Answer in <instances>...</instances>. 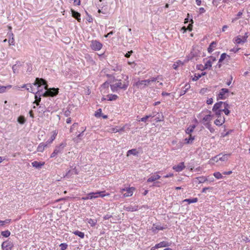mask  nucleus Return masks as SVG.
<instances>
[{
	"label": "nucleus",
	"instance_id": "1",
	"mask_svg": "<svg viewBox=\"0 0 250 250\" xmlns=\"http://www.w3.org/2000/svg\"><path fill=\"white\" fill-rule=\"evenodd\" d=\"M33 84L37 86L38 89L41 88L46 90L42 94V97H44L56 96L59 93L58 88H48L47 82L42 78H37Z\"/></svg>",
	"mask_w": 250,
	"mask_h": 250
},
{
	"label": "nucleus",
	"instance_id": "2",
	"mask_svg": "<svg viewBox=\"0 0 250 250\" xmlns=\"http://www.w3.org/2000/svg\"><path fill=\"white\" fill-rule=\"evenodd\" d=\"M66 142H62L59 146H57L55 147V149L53 153L51 154L50 157L53 158L55 157L57 155L59 154H61L63 152V149L66 146Z\"/></svg>",
	"mask_w": 250,
	"mask_h": 250
},
{
	"label": "nucleus",
	"instance_id": "3",
	"mask_svg": "<svg viewBox=\"0 0 250 250\" xmlns=\"http://www.w3.org/2000/svg\"><path fill=\"white\" fill-rule=\"evenodd\" d=\"M135 189V188L134 187L124 188L121 189L120 192L123 194L125 197H129L132 196Z\"/></svg>",
	"mask_w": 250,
	"mask_h": 250
},
{
	"label": "nucleus",
	"instance_id": "4",
	"mask_svg": "<svg viewBox=\"0 0 250 250\" xmlns=\"http://www.w3.org/2000/svg\"><path fill=\"white\" fill-rule=\"evenodd\" d=\"M43 88H39L38 89V91L35 93V100L33 102V104H36L37 105H39L41 101V96H42V92Z\"/></svg>",
	"mask_w": 250,
	"mask_h": 250
},
{
	"label": "nucleus",
	"instance_id": "5",
	"mask_svg": "<svg viewBox=\"0 0 250 250\" xmlns=\"http://www.w3.org/2000/svg\"><path fill=\"white\" fill-rule=\"evenodd\" d=\"M90 46L92 50L95 51H99L102 48L103 44L102 43L97 40H92L91 42Z\"/></svg>",
	"mask_w": 250,
	"mask_h": 250
},
{
	"label": "nucleus",
	"instance_id": "6",
	"mask_svg": "<svg viewBox=\"0 0 250 250\" xmlns=\"http://www.w3.org/2000/svg\"><path fill=\"white\" fill-rule=\"evenodd\" d=\"M229 92V90L227 88H223L221 89L220 92L217 95V100H225L229 96L227 95L226 96V94Z\"/></svg>",
	"mask_w": 250,
	"mask_h": 250
},
{
	"label": "nucleus",
	"instance_id": "7",
	"mask_svg": "<svg viewBox=\"0 0 250 250\" xmlns=\"http://www.w3.org/2000/svg\"><path fill=\"white\" fill-rule=\"evenodd\" d=\"M13 247V242L9 240L3 242L1 244V248L3 250H11Z\"/></svg>",
	"mask_w": 250,
	"mask_h": 250
},
{
	"label": "nucleus",
	"instance_id": "8",
	"mask_svg": "<svg viewBox=\"0 0 250 250\" xmlns=\"http://www.w3.org/2000/svg\"><path fill=\"white\" fill-rule=\"evenodd\" d=\"M167 228V225H165L164 227L161 226L160 225H157L156 224H153V227L152 228V230L154 233H157L158 232V231L156 230H163L164 229H166Z\"/></svg>",
	"mask_w": 250,
	"mask_h": 250
},
{
	"label": "nucleus",
	"instance_id": "9",
	"mask_svg": "<svg viewBox=\"0 0 250 250\" xmlns=\"http://www.w3.org/2000/svg\"><path fill=\"white\" fill-rule=\"evenodd\" d=\"M117 87L119 89H122L124 90H126L128 86V82L124 83L123 84L122 83V80H120L118 83H116Z\"/></svg>",
	"mask_w": 250,
	"mask_h": 250
},
{
	"label": "nucleus",
	"instance_id": "10",
	"mask_svg": "<svg viewBox=\"0 0 250 250\" xmlns=\"http://www.w3.org/2000/svg\"><path fill=\"white\" fill-rule=\"evenodd\" d=\"M191 51L192 53V56H193V57L195 58L196 60H197L202 54L201 51L196 47H193Z\"/></svg>",
	"mask_w": 250,
	"mask_h": 250
},
{
	"label": "nucleus",
	"instance_id": "11",
	"mask_svg": "<svg viewBox=\"0 0 250 250\" xmlns=\"http://www.w3.org/2000/svg\"><path fill=\"white\" fill-rule=\"evenodd\" d=\"M185 168L184 162L180 163L178 165L173 167V169L176 172H180L182 171Z\"/></svg>",
	"mask_w": 250,
	"mask_h": 250
},
{
	"label": "nucleus",
	"instance_id": "12",
	"mask_svg": "<svg viewBox=\"0 0 250 250\" xmlns=\"http://www.w3.org/2000/svg\"><path fill=\"white\" fill-rule=\"evenodd\" d=\"M144 80L138 81L136 82L134 84L133 86H136L138 88L140 89H144L146 87V83H143Z\"/></svg>",
	"mask_w": 250,
	"mask_h": 250
},
{
	"label": "nucleus",
	"instance_id": "13",
	"mask_svg": "<svg viewBox=\"0 0 250 250\" xmlns=\"http://www.w3.org/2000/svg\"><path fill=\"white\" fill-rule=\"evenodd\" d=\"M207 112L209 113L208 115H206L202 119V123L204 125V123H206L207 122H209L212 119L213 115L210 114L211 111L210 110H207Z\"/></svg>",
	"mask_w": 250,
	"mask_h": 250
},
{
	"label": "nucleus",
	"instance_id": "14",
	"mask_svg": "<svg viewBox=\"0 0 250 250\" xmlns=\"http://www.w3.org/2000/svg\"><path fill=\"white\" fill-rule=\"evenodd\" d=\"M71 12L72 14V16L76 19L79 22H80L81 21V14L80 13L75 11L74 10L71 9Z\"/></svg>",
	"mask_w": 250,
	"mask_h": 250
},
{
	"label": "nucleus",
	"instance_id": "15",
	"mask_svg": "<svg viewBox=\"0 0 250 250\" xmlns=\"http://www.w3.org/2000/svg\"><path fill=\"white\" fill-rule=\"evenodd\" d=\"M45 164L44 162H38L34 161L32 163V166L36 168H41Z\"/></svg>",
	"mask_w": 250,
	"mask_h": 250
},
{
	"label": "nucleus",
	"instance_id": "16",
	"mask_svg": "<svg viewBox=\"0 0 250 250\" xmlns=\"http://www.w3.org/2000/svg\"><path fill=\"white\" fill-rule=\"evenodd\" d=\"M190 88V85L188 83H187L184 87L181 90L180 96L185 94L187 91Z\"/></svg>",
	"mask_w": 250,
	"mask_h": 250
},
{
	"label": "nucleus",
	"instance_id": "17",
	"mask_svg": "<svg viewBox=\"0 0 250 250\" xmlns=\"http://www.w3.org/2000/svg\"><path fill=\"white\" fill-rule=\"evenodd\" d=\"M223 102L220 101L218 103H215L212 108V111H215L216 110H222L221 109L223 106Z\"/></svg>",
	"mask_w": 250,
	"mask_h": 250
},
{
	"label": "nucleus",
	"instance_id": "18",
	"mask_svg": "<svg viewBox=\"0 0 250 250\" xmlns=\"http://www.w3.org/2000/svg\"><path fill=\"white\" fill-rule=\"evenodd\" d=\"M225 122V118L224 117L221 118H217L214 122V123L217 126H221L224 124Z\"/></svg>",
	"mask_w": 250,
	"mask_h": 250
},
{
	"label": "nucleus",
	"instance_id": "19",
	"mask_svg": "<svg viewBox=\"0 0 250 250\" xmlns=\"http://www.w3.org/2000/svg\"><path fill=\"white\" fill-rule=\"evenodd\" d=\"M84 221L90 224L91 227H94L97 223V220L96 219L91 218H86L85 219Z\"/></svg>",
	"mask_w": 250,
	"mask_h": 250
},
{
	"label": "nucleus",
	"instance_id": "20",
	"mask_svg": "<svg viewBox=\"0 0 250 250\" xmlns=\"http://www.w3.org/2000/svg\"><path fill=\"white\" fill-rule=\"evenodd\" d=\"M160 178L161 176L158 174L153 175L148 178L147 182L150 183L154 182L156 180L159 179Z\"/></svg>",
	"mask_w": 250,
	"mask_h": 250
},
{
	"label": "nucleus",
	"instance_id": "21",
	"mask_svg": "<svg viewBox=\"0 0 250 250\" xmlns=\"http://www.w3.org/2000/svg\"><path fill=\"white\" fill-rule=\"evenodd\" d=\"M47 144L46 142L42 143L39 144L37 147V151L39 152H43L45 148L47 146Z\"/></svg>",
	"mask_w": 250,
	"mask_h": 250
},
{
	"label": "nucleus",
	"instance_id": "22",
	"mask_svg": "<svg viewBox=\"0 0 250 250\" xmlns=\"http://www.w3.org/2000/svg\"><path fill=\"white\" fill-rule=\"evenodd\" d=\"M169 243L166 241H162L160 243L157 244L155 245V248H162V247H166L169 246Z\"/></svg>",
	"mask_w": 250,
	"mask_h": 250
},
{
	"label": "nucleus",
	"instance_id": "23",
	"mask_svg": "<svg viewBox=\"0 0 250 250\" xmlns=\"http://www.w3.org/2000/svg\"><path fill=\"white\" fill-rule=\"evenodd\" d=\"M216 45L217 42L215 41H213L212 42H211L208 47V53H211L213 50V48L216 47Z\"/></svg>",
	"mask_w": 250,
	"mask_h": 250
},
{
	"label": "nucleus",
	"instance_id": "24",
	"mask_svg": "<svg viewBox=\"0 0 250 250\" xmlns=\"http://www.w3.org/2000/svg\"><path fill=\"white\" fill-rule=\"evenodd\" d=\"M58 134V132L56 130L53 131V134L51 136L50 138L47 140L46 142L47 144H49L52 143V142L55 139L56 137Z\"/></svg>",
	"mask_w": 250,
	"mask_h": 250
},
{
	"label": "nucleus",
	"instance_id": "25",
	"mask_svg": "<svg viewBox=\"0 0 250 250\" xmlns=\"http://www.w3.org/2000/svg\"><path fill=\"white\" fill-rule=\"evenodd\" d=\"M12 87L11 85H8L6 86L0 85V93L5 92L7 90L10 89Z\"/></svg>",
	"mask_w": 250,
	"mask_h": 250
},
{
	"label": "nucleus",
	"instance_id": "26",
	"mask_svg": "<svg viewBox=\"0 0 250 250\" xmlns=\"http://www.w3.org/2000/svg\"><path fill=\"white\" fill-rule=\"evenodd\" d=\"M206 74H207V73L206 72H202L201 74H195L194 75V77L192 78V81H196L198 80H199V78H200L201 77L206 75Z\"/></svg>",
	"mask_w": 250,
	"mask_h": 250
},
{
	"label": "nucleus",
	"instance_id": "27",
	"mask_svg": "<svg viewBox=\"0 0 250 250\" xmlns=\"http://www.w3.org/2000/svg\"><path fill=\"white\" fill-rule=\"evenodd\" d=\"M195 180H198V183H203L208 181V178L204 176L196 177L195 178ZM195 181L196 182V181L195 180Z\"/></svg>",
	"mask_w": 250,
	"mask_h": 250
},
{
	"label": "nucleus",
	"instance_id": "28",
	"mask_svg": "<svg viewBox=\"0 0 250 250\" xmlns=\"http://www.w3.org/2000/svg\"><path fill=\"white\" fill-rule=\"evenodd\" d=\"M107 97L108 98L107 100L109 101H115L118 98V96L115 94H108Z\"/></svg>",
	"mask_w": 250,
	"mask_h": 250
},
{
	"label": "nucleus",
	"instance_id": "29",
	"mask_svg": "<svg viewBox=\"0 0 250 250\" xmlns=\"http://www.w3.org/2000/svg\"><path fill=\"white\" fill-rule=\"evenodd\" d=\"M197 198H193L191 199H186L183 201V202H188V204L195 203L198 201Z\"/></svg>",
	"mask_w": 250,
	"mask_h": 250
},
{
	"label": "nucleus",
	"instance_id": "30",
	"mask_svg": "<svg viewBox=\"0 0 250 250\" xmlns=\"http://www.w3.org/2000/svg\"><path fill=\"white\" fill-rule=\"evenodd\" d=\"M195 139V137L192 136L191 135H190V136L188 138H186L185 139V143L186 144H191L192 141Z\"/></svg>",
	"mask_w": 250,
	"mask_h": 250
},
{
	"label": "nucleus",
	"instance_id": "31",
	"mask_svg": "<svg viewBox=\"0 0 250 250\" xmlns=\"http://www.w3.org/2000/svg\"><path fill=\"white\" fill-rule=\"evenodd\" d=\"M196 126L195 125H190L187 129L186 130V133L191 135V133L193 132V130L195 128Z\"/></svg>",
	"mask_w": 250,
	"mask_h": 250
},
{
	"label": "nucleus",
	"instance_id": "32",
	"mask_svg": "<svg viewBox=\"0 0 250 250\" xmlns=\"http://www.w3.org/2000/svg\"><path fill=\"white\" fill-rule=\"evenodd\" d=\"M212 67V63L211 61L208 60L206 63H205V65L203 67V69H210Z\"/></svg>",
	"mask_w": 250,
	"mask_h": 250
},
{
	"label": "nucleus",
	"instance_id": "33",
	"mask_svg": "<svg viewBox=\"0 0 250 250\" xmlns=\"http://www.w3.org/2000/svg\"><path fill=\"white\" fill-rule=\"evenodd\" d=\"M204 125L210 131L211 133H213L214 132V129L211 127V125L209 122L204 123Z\"/></svg>",
	"mask_w": 250,
	"mask_h": 250
},
{
	"label": "nucleus",
	"instance_id": "34",
	"mask_svg": "<svg viewBox=\"0 0 250 250\" xmlns=\"http://www.w3.org/2000/svg\"><path fill=\"white\" fill-rule=\"evenodd\" d=\"M138 154V152L137 151L136 149H131L129 150L127 152V156L129 155H133L134 156L137 155Z\"/></svg>",
	"mask_w": 250,
	"mask_h": 250
},
{
	"label": "nucleus",
	"instance_id": "35",
	"mask_svg": "<svg viewBox=\"0 0 250 250\" xmlns=\"http://www.w3.org/2000/svg\"><path fill=\"white\" fill-rule=\"evenodd\" d=\"M17 121L21 125H23L25 123L26 120L24 116H20L18 118Z\"/></svg>",
	"mask_w": 250,
	"mask_h": 250
},
{
	"label": "nucleus",
	"instance_id": "36",
	"mask_svg": "<svg viewBox=\"0 0 250 250\" xmlns=\"http://www.w3.org/2000/svg\"><path fill=\"white\" fill-rule=\"evenodd\" d=\"M75 235L78 236L81 238H83L84 237V233L79 230H76L73 232Z\"/></svg>",
	"mask_w": 250,
	"mask_h": 250
},
{
	"label": "nucleus",
	"instance_id": "37",
	"mask_svg": "<svg viewBox=\"0 0 250 250\" xmlns=\"http://www.w3.org/2000/svg\"><path fill=\"white\" fill-rule=\"evenodd\" d=\"M105 190L100 191L96 192V193H97L96 194H99L98 197H104L105 196L109 195V193L105 194Z\"/></svg>",
	"mask_w": 250,
	"mask_h": 250
},
{
	"label": "nucleus",
	"instance_id": "38",
	"mask_svg": "<svg viewBox=\"0 0 250 250\" xmlns=\"http://www.w3.org/2000/svg\"><path fill=\"white\" fill-rule=\"evenodd\" d=\"M111 69L114 71H121L122 70V66L120 65L111 66Z\"/></svg>",
	"mask_w": 250,
	"mask_h": 250
},
{
	"label": "nucleus",
	"instance_id": "39",
	"mask_svg": "<svg viewBox=\"0 0 250 250\" xmlns=\"http://www.w3.org/2000/svg\"><path fill=\"white\" fill-rule=\"evenodd\" d=\"M229 154H225L224 155H222L219 157V160L221 161H225L228 159V157Z\"/></svg>",
	"mask_w": 250,
	"mask_h": 250
},
{
	"label": "nucleus",
	"instance_id": "40",
	"mask_svg": "<svg viewBox=\"0 0 250 250\" xmlns=\"http://www.w3.org/2000/svg\"><path fill=\"white\" fill-rule=\"evenodd\" d=\"M234 42L237 44L243 43V41L241 40V36H238L234 39Z\"/></svg>",
	"mask_w": 250,
	"mask_h": 250
},
{
	"label": "nucleus",
	"instance_id": "41",
	"mask_svg": "<svg viewBox=\"0 0 250 250\" xmlns=\"http://www.w3.org/2000/svg\"><path fill=\"white\" fill-rule=\"evenodd\" d=\"M11 232L8 230L1 231V234L2 236L5 237H8L10 235Z\"/></svg>",
	"mask_w": 250,
	"mask_h": 250
},
{
	"label": "nucleus",
	"instance_id": "42",
	"mask_svg": "<svg viewBox=\"0 0 250 250\" xmlns=\"http://www.w3.org/2000/svg\"><path fill=\"white\" fill-rule=\"evenodd\" d=\"M227 56L229 57V56L226 53H222L219 60V62H222L226 58Z\"/></svg>",
	"mask_w": 250,
	"mask_h": 250
},
{
	"label": "nucleus",
	"instance_id": "43",
	"mask_svg": "<svg viewBox=\"0 0 250 250\" xmlns=\"http://www.w3.org/2000/svg\"><path fill=\"white\" fill-rule=\"evenodd\" d=\"M154 117V115H146V116L142 118L139 121H142V122H146V120L150 118V117Z\"/></svg>",
	"mask_w": 250,
	"mask_h": 250
},
{
	"label": "nucleus",
	"instance_id": "44",
	"mask_svg": "<svg viewBox=\"0 0 250 250\" xmlns=\"http://www.w3.org/2000/svg\"><path fill=\"white\" fill-rule=\"evenodd\" d=\"M213 112H214L215 115L216 116L217 118H222L221 116V115L222 114V110H216L215 111H213Z\"/></svg>",
	"mask_w": 250,
	"mask_h": 250
},
{
	"label": "nucleus",
	"instance_id": "45",
	"mask_svg": "<svg viewBox=\"0 0 250 250\" xmlns=\"http://www.w3.org/2000/svg\"><path fill=\"white\" fill-rule=\"evenodd\" d=\"M96 192H90L89 193H88L87 194V195L88 196V197H89V199H94V198H98V196H95V194H96Z\"/></svg>",
	"mask_w": 250,
	"mask_h": 250
},
{
	"label": "nucleus",
	"instance_id": "46",
	"mask_svg": "<svg viewBox=\"0 0 250 250\" xmlns=\"http://www.w3.org/2000/svg\"><path fill=\"white\" fill-rule=\"evenodd\" d=\"M213 176L217 179H221L223 178V176L219 172H215L213 173Z\"/></svg>",
	"mask_w": 250,
	"mask_h": 250
},
{
	"label": "nucleus",
	"instance_id": "47",
	"mask_svg": "<svg viewBox=\"0 0 250 250\" xmlns=\"http://www.w3.org/2000/svg\"><path fill=\"white\" fill-rule=\"evenodd\" d=\"M138 210L137 207H132L131 206L126 208V210L128 211H134Z\"/></svg>",
	"mask_w": 250,
	"mask_h": 250
},
{
	"label": "nucleus",
	"instance_id": "48",
	"mask_svg": "<svg viewBox=\"0 0 250 250\" xmlns=\"http://www.w3.org/2000/svg\"><path fill=\"white\" fill-rule=\"evenodd\" d=\"M11 222V219H6L4 221L0 220V226H3L6 224H9Z\"/></svg>",
	"mask_w": 250,
	"mask_h": 250
},
{
	"label": "nucleus",
	"instance_id": "49",
	"mask_svg": "<svg viewBox=\"0 0 250 250\" xmlns=\"http://www.w3.org/2000/svg\"><path fill=\"white\" fill-rule=\"evenodd\" d=\"M102 115V109L99 108L95 113V116L97 117H100Z\"/></svg>",
	"mask_w": 250,
	"mask_h": 250
},
{
	"label": "nucleus",
	"instance_id": "50",
	"mask_svg": "<svg viewBox=\"0 0 250 250\" xmlns=\"http://www.w3.org/2000/svg\"><path fill=\"white\" fill-rule=\"evenodd\" d=\"M110 88L111 90L113 92H117L118 90V87H117L116 85L115 84H110Z\"/></svg>",
	"mask_w": 250,
	"mask_h": 250
},
{
	"label": "nucleus",
	"instance_id": "51",
	"mask_svg": "<svg viewBox=\"0 0 250 250\" xmlns=\"http://www.w3.org/2000/svg\"><path fill=\"white\" fill-rule=\"evenodd\" d=\"M59 247L61 248V250H65L67 249L68 245L66 243H61L59 245Z\"/></svg>",
	"mask_w": 250,
	"mask_h": 250
},
{
	"label": "nucleus",
	"instance_id": "52",
	"mask_svg": "<svg viewBox=\"0 0 250 250\" xmlns=\"http://www.w3.org/2000/svg\"><path fill=\"white\" fill-rule=\"evenodd\" d=\"M27 85H28V87L26 88V89L30 92L35 93V92L33 91V88L32 85L30 83L27 84Z\"/></svg>",
	"mask_w": 250,
	"mask_h": 250
},
{
	"label": "nucleus",
	"instance_id": "53",
	"mask_svg": "<svg viewBox=\"0 0 250 250\" xmlns=\"http://www.w3.org/2000/svg\"><path fill=\"white\" fill-rule=\"evenodd\" d=\"M45 108V107L44 106L40 105L39 107V109L40 110L39 112L44 113L46 112V110H44Z\"/></svg>",
	"mask_w": 250,
	"mask_h": 250
},
{
	"label": "nucleus",
	"instance_id": "54",
	"mask_svg": "<svg viewBox=\"0 0 250 250\" xmlns=\"http://www.w3.org/2000/svg\"><path fill=\"white\" fill-rule=\"evenodd\" d=\"M190 21L191 22V24H189L188 26V30H189V31H191L192 30V24L193 23V20L192 19V16H191V18H190Z\"/></svg>",
	"mask_w": 250,
	"mask_h": 250
},
{
	"label": "nucleus",
	"instance_id": "55",
	"mask_svg": "<svg viewBox=\"0 0 250 250\" xmlns=\"http://www.w3.org/2000/svg\"><path fill=\"white\" fill-rule=\"evenodd\" d=\"M187 60L188 61L192 60L195 58L193 57V56H192V53L191 51H190V53L188 54V55L187 57Z\"/></svg>",
	"mask_w": 250,
	"mask_h": 250
},
{
	"label": "nucleus",
	"instance_id": "56",
	"mask_svg": "<svg viewBox=\"0 0 250 250\" xmlns=\"http://www.w3.org/2000/svg\"><path fill=\"white\" fill-rule=\"evenodd\" d=\"M74 174L72 170H69L66 173L65 176L67 177H70Z\"/></svg>",
	"mask_w": 250,
	"mask_h": 250
},
{
	"label": "nucleus",
	"instance_id": "57",
	"mask_svg": "<svg viewBox=\"0 0 250 250\" xmlns=\"http://www.w3.org/2000/svg\"><path fill=\"white\" fill-rule=\"evenodd\" d=\"M213 189V188L212 187H206V188H204L202 189V193H205L206 192L207 190H212Z\"/></svg>",
	"mask_w": 250,
	"mask_h": 250
},
{
	"label": "nucleus",
	"instance_id": "58",
	"mask_svg": "<svg viewBox=\"0 0 250 250\" xmlns=\"http://www.w3.org/2000/svg\"><path fill=\"white\" fill-rule=\"evenodd\" d=\"M229 108L222 109V112H224L226 115H229L230 114V110Z\"/></svg>",
	"mask_w": 250,
	"mask_h": 250
},
{
	"label": "nucleus",
	"instance_id": "59",
	"mask_svg": "<svg viewBox=\"0 0 250 250\" xmlns=\"http://www.w3.org/2000/svg\"><path fill=\"white\" fill-rule=\"evenodd\" d=\"M70 113H71V112L69 110V109H67L64 112V115L65 116V117H68L70 116Z\"/></svg>",
	"mask_w": 250,
	"mask_h": 250
},
{
	"label": "nucleus",
	"instance_id": "60",
	"mask_svg": "<svg viewBox=\"0 0 250 250\" xmlns=\"http://www.w3.org/2000/svg\"><path fill=\"white\" fill-rule=\"evenodd\" d=\"M133 53V51L131 50L130 51H128L125 55V57L128 58L130 57L131 55Z\"/></svg>",
	"mask_w": 250,
	"mask_h": 250
},
{
	"label": "nucleus",
	"instance_id": "61",
	"mask_svg": "<svg viewBox=\"0 0 250 250\" xmlns=\"http://www.w3.org/2000/svg\"><path fill=\"white\" fill-rule=\"evenodd\" d=\"M18 66L16 64H15L12 66L13 71L14 73L18 72Z\"/></svg>",
	"mask_w": 250,
	"mask_h": 250
},
{
	"label": "nucleus",
	"instance_id": "62",
	"mask_svg": "<svg viewBox=\"0 0 250 250\" xmlns=\"http://www.w3.org/2000/svg\"><path fill=\"white\" fill-rule=\"evenodd\" d=\"M221 0H213L212 3L214 5L217 6Z\"/></svg>",
	"mask_w": 250,
	"mask_h": 250
},
{
	"label": "nucleus",
	"instance_id": "63",
	"mask_svg": "<svg viewBox=\"0 0 250 250\" xmlns=\"http://www.w3.org/2000/svg\"><path fill=\"white\" fill-rule=\"evenodd\" d=\"M223 106L224 107L223 109L229 108L230 107L229 105L227 102H223Z\"/></svg>",
	"mask_w": 250,
	"mask_h": 250
},
{
	"label": "nucleus",
	"instance_id": "64",
	"mask_svg": "<svg viewBox=\"0 0 250 250\" xmlns=\"http://www.w3.org/2000/svg\"><path fill=\"white\" fill-rule=\"evenodd\" d=\"M221 156V154H219L212 158V160L214 161L218 162L219 161V157Z\"/></svg>",
	"mask_w": 250,
	"mask_h": 250
}]
</instances>
